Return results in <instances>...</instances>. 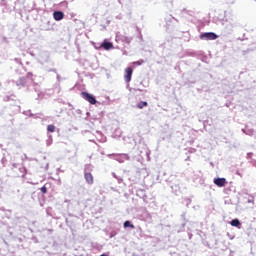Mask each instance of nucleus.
I'll use <instances>...</instances> for the list:
<instances>
[{"instance_id": "f8f14e48", "label": "nucleus", "mask_w": 256, "mask_h": 256, "mask_svg": "<svg viewBox=\"0 0 256 256\" xmlns=\"http://www.w3.org/2000/svg\"><path fill=\"white\" fill-rule=\"evenodd\" d=\"M40 190L43 194L47 193V187L45 186H43Z\"/></svg>"}, {"instance_id": "9b49d317", "label": "nucleus", "mask_w": 256, "mask_h": 256, "mask_svg": "<svg viewBox=\"0 0 256 256\" xmlns=\"http://www.w3.org/2000/svg\"><path fill=\"white\" fill-rule=\"evenodd\" d=\"M47 131L49 133H55V125H48L47 126Z\"/></svg>"}, {"instance_id": "f03ea898", "label": "nucleus", "mask_w": 256, "mask_h": 256, "mask_svg": "<svg viewBox=\"0 0 256 256\" xmlns=\"http://www.w3.org/2000/svg\"><path fill=\"white\" fill-rule=\"evenodd\" d=\"M217 38H218L217 34L213 32H205L200 35V39H205L206 41H215V39Z\"/></svg>"}, {"instance_id": "20e7f679", "label": "nucleus", "mask_w": 256, "mask_h": 256, "mask_svg": "<svg viewBox=\"0 0 256 256\" xmlns=\"http://www.w3.org/2000/svg\"><path fill=\"white\" fill-rule=\"evenodd\" d=\"M214 185L217 187H225L227 185V179L225 178H215Z\"/></svg>"}, {"instance_id": "39448f33", "label": "nucleus", "mask_w": 256, "mask_h": 256, "mask_svg": "<svg viewBox=\"0 0 256 256\" xmlns=\"http://www.w3.org/2000/svg\"><path fill=\"white\" fill-rule=\"evenodd\" d=\"M84 179L88 183V185H93V183H95V180L93 178V174H91V172H86L84 174Z\"/></svg>"}, {"instance_id": "6e6552de", "label": "nucleus", "mask_w": 256, "mask_h": 256, "mask_svg": "<svg viewBox=\"0 0 256 256\" xmlns=\"http://www.w3.org/2000/svg\"><path fill=\"white\" fill-rule=\"evenodd\" d=\"M230 225H232V227H239V225H241V222L239 221V219H234L230 222Z\"/></svg>"}, {"instance_id": "423d86ee", "label": "nucleus", "mask_w": 256, "mask_h": 256, "mask_svg": "<svg viewBox=\"0 0 256 256\" xmlns=\"http://www.w3.org/2000/svg\"><path fill=\"white\" fill-rule=\"evenodd\" d=\"M102 49H105V51H110V49H115L113 46V43L108 42L107 40H104V42L101 44Z\"/></svg>"}, {"instance_id": "0eeeda50", "label": "nucleus", "mask_w": 256, "mask_h": 256, "mask_svg": "<svg viewBox=\"0 0 256 256\" xmlns=\"http://www.w3.org/2000/svg\"><path fill=\"white\" fill-rule=\"evenodd\" d=\"M53 17H54L55 21H62V19L65 18V14L61 11H55L53 13Z\"/></svg>"}, {"instance_id": "1a4fd4ad", "label": "nucleus", "mask_w": 256, "mask_h": 256, "mask_svg": "<svg viewBox=\"0 0 256 256\" xmlns=\"http://www.w3.org/2000/svg\"><path fill=\"white\" fill-rule=\"evenodd\" d=\"M128 227H130V229H135V225L131 224V221H125L124 228L127 229Z\"/></svg>"}, {"instance_id": "f257e3e1", "label": "nucleus", "mask_w": 256, "mask_h": 256, "mask_svg": "<svg viewBox=\"0 0 256 256\" xmlns=\"http://www.w3.org/2000/svg\"><path fill=\"white\" fill-rule=\"evenodd\" d=\"M82 99H85V101H88L90 105H96L97 99H95V96L89 94L88 92H81Z\"/></svg>"}, {"instance_id": "7ed1b4c3", "label": "nucleus", "mask_w": 256, "mask_h": 256, "mask_svg": "<svg viewBox=\"0 0 256 256\" xmlns=\"http://www.w3.org/2000/svg\"><path fill=\"white\" fill-rule=\"evenodd\" d=\"M132 76H133V68L127 67L125 69V75H124V79H125L126 83H130Z\"/></svg>"}, {"instance_id": "9d476101", "label": "nucleus", "mask_w": 256, "mask_h": 256, "mask_svg": "<svg viewBox=\"0 0 256 256\" xmlns=\"http://www.w3.org/2000/svg\"><path fill=\"white\" fill-rule=\"evenodd\" d=\"M149 104L145 101L139 102L137 104L138 109H143L144 107H147Z\"/></svg>"}]
</instances>
